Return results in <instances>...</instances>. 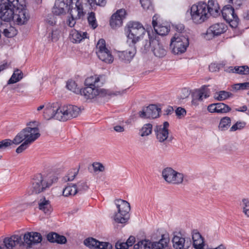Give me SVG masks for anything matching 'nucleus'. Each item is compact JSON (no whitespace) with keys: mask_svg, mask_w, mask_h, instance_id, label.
<instances>
[{"mask_svg":"<svg viewBox=\"0 0 249 249\" xmlns=\"http://www.w3.org/2000/svg\"><path fill=\"white\" fill-rule=\"evenodd\" d=\"M38 125L39 123L37 122H29L27 124L28 126L19 132L13 140H3L8 144L7 148L13 144L18 145L24 141L30 144L33 142L40 136Z\"/></svg>","mask_w":249,"mask_h":249,"instance_id":"obj_1","label":"nucleus"},{"mask_svg":"<svg viewBox=\"0 0 249 249\" xmlns=\"http://www.w3.org/2000/svg\"><path fill=\"white\" fill-rule=\"evenodd\" d=\"M115 204L116 210L112 216L113 219L117 223H126L129 219L130 204L122 199L115 200Z\"/></svg>","mask_w":249,"mask_h":249,"instance_id":"obj_2","label":"nucleus"},{"mask_svg":"<svg viewBox=\"0 0 249 249\" xmlns=\"http://www.w3.org/2000/svg\"><path fill=\"white\" fill-rule=\"evenodd\" d=\"M124 92V91L113 92L99 88L86 86L84 89H80L79 93L83 96L86 99H93L97 96L103 97L117 96L122 94Z\"/></svg>","mask_w":249,"mask_h":249,"instance_id":"obj_3","label":"nucleus"},{"mask_svg":"<svg viewBox=\"0 0 249 249\" xmlns=\"http://www.w3.org/2000/svg\"><path fill=\"white\" fill-rule=\"evenodd\" d=\"M125 32L128 39L135 44L141 39L146 31L143 25L139 22L129 21L125 27Z\"/></svg>","mask_w":249,"mask_h":249,"instance_id":"obj_4","label":"nucleus"},{"mask_svg":"<svg viewBox=\"0 0 249 249\" xmlns=\"http://www.w3.org/2000/svg\"><path fill=\"white\" fill-rule=\"evenodd\" d=\"M207 4L199 2L193 4L190 8V14L193 21L196 24H201L205 21L209 17L207 10Z\"/></svg>","mask_w":249,"mask_h":249,"instance_id":"obj_5","label":"nucleus"},{"mask_svg":"<svg viewBox=\"0 0 249 249\" xmlns=\"http://www.w3.org/2000/svg\"><path fill=\"white\" fill-rule=\"evenodd\" d=\"M53 183L51 180H49L46 177L40 174L35 175L31 182L30 190L32 194H39L47 188L50 187Z\"/></svg>","mask_w":249,"mask_h":249,"instance_id":"obj_6","label":"nucleus"},{"mask_svg":"<svg viewBox=\"0 0 249 249\" xmlns=\"http://www.w3.org/2000/svg\"><path fill=\"white\" fill-rule=\"evenodd\" d=\"M189 44V37L187 35L175 34L171 40L170 48L175 54L184 53Z\"/></svg>","mask_w":249,"mask_h":249,"instance_id":"obj_7","label":"nucleus"},{"mask_svg":"<svg viewBox=\"0 0 249 249\" xmlns=\"http://www.w3.org/2000/svg\"><path fill=\"white\" fill-rule=\"evenodd\" d=\"M12 0H0V19L2 22H10L13 18L16 3Z\"/></svg>","mask_w":249,"mask_h":249,"instance_id":"obj_8","label":"nucleus"},{"mask_svg":"<svg viewBox=\"0 0 249 249\" xmlns=\"http://www.w3.org/2000/svg\"><path fill=\"white\" fill-rule=\"evenodd\" d=\"M96 49V53L101 60L109 64L113 62V57L110 51L106 47V41L104 39L99 40Z\"/></svg>","mask_w":249,"mask_h":249,"instance_id":"obj_9","label":"nucleus"},{"mask_svg":"<svg viewBox=\"0 0 249 249\" xmlns=\"http://www.w3.org/2000/svg\"><path fill=\"white\" fill-rule=\"evenodd\" d=\"M221 13L223 18L229 23L231 27L235 28L238 26L239 19L231 5H225L223 8Z\"/></svg>","mask_w":249,"mask_h":249,"instance_id":"obj_10","label":"nucleus"},{"mask_svg":"<svg viewBox=\"0 0 249 249\" xmlns=\"http://www.w3.org/2000/svg\"><path fill=\"white\" fill-rule=\"evenodd\" d=\"M24 245L22 238L19 235H13L4 239L2 249H18Z\"/></svg>","mask_w":249,"mask_h":249,"instance_id":"obj_11","label":"nucleus"},{"mask_svg":"<svg viewBox=\"0 0 249 249\" xmlns=\"http://www.w3.org/2000/svg\"><path fill=\"white\" fill-rule=\"evenodd\" d=\"M209 96L205 86H202L200 89L195 90L191 94L192 107H196L202 103L204 99H206Z\"/></svg>","mask_w":249,"mask_h":249,"instance_id":"obj_12","label":"nucleus"},{"mask_svg":"<svg viewBox=\"0 0 249 249\" xmlns=\"http://www.w3.org/2000/svg\"><path fill=\"white\" fill-rule=\"evenodd\" d=\"M169 124L167 122H164L162 124L156 126L155 128V132L156 139L160 142L166 141L169 135Z\"/></svg>","mask_w":249,"mask_h":249,"instance_id":"obj_13","label":"nucleus"},{"mask_svg":"<svg viewBox=\"0 0 249 249\" xmlns=\"http://www.w3.org/2000/svg\"><path fill=\"white\" fill-rule=\"evenodd\" d=\"M24 244L28 247L31 248L33 245L40 243L42 240L41 234L37 232H27L23 235Z\"/></svg>","mask_w":249,"mask_h":249,"instance_id":"obj_14","label":"nucleus"},{"mask_svg":"<svg viewBox=\"0 0 249 249\" xmlns=\"http://www.w3.org/2000/svg\"><path fill=\"white\" fill-rule=\"evenodd\" d=\"M172 243L175 249H188L191 245L190 240L185 239L180 233L174 235Z\"/></svg>","mask_w":249,"mask_h":249,"instance_id":"obj_15","label":"nucleus"},{"mask_svg":"<svg viewBox=\"0 0 249 249\" xmlns=\"http://www.w3.org/2000/svg\"><path fill=\"white\" fill-rule=\"evenodd\" d=\"M125 15L126 11L124 9H121L117 10L111 17L110 25L111 27L116 29L121 26Z\"/></svg>","mask_w":249,"mask_h":249,"instance_id":"obj_16","label":"nucleus"},{"mask_svg":"<svg viewBox=\"0 0 249 249\" xmlns=\"http://www.w3.org/2000/svg\"><path fill=\"white\" fill-rule=\"evenodd\" d=\"M29 18V15L26 10L20 9L14 12L12 20L17 24L21 25L27 23Z\"/></svg>","mask_w":249,"mask_h":249,"instance_id":"obj_17","label":"nucleus"},{"mask_svg":"<svg viewBox=\"0 0 249 249\" xmlns=\"http://www.w3.org/2000/svg\"><path fill=\"white\" fill-rule=\"evenodd\" d=\"M192 245L195 249H206L207 246H206L203 237L197 231H192Z\"/></svg>","mask_w":249,"mask_h":249,"instance_id":"obj_18","label":"nucleus"},{"mask_svg":"<svg viewBox=\"0 0 249 249\" xmlns=\"http://www.w3.org/2000/svg\"><path fill=\"white\" fill-rule=\"evenodd\" d=\"M136 53V50L134 48H131L124 51H118L117 53V56L119 60L125 63H129Z\"/></svg>","mask_w":249,"mask_h":249,"instance_id":"obj_19","label":"nucleus"},{"mask_svg":"<svg viewBox=\"0 0 249 249\" xmlns=\"http://www.w3.org/2000/svg\"><path fill=\"white\" fill-rule=\"evenodd\" d=\"M68 0H56L52 12L55 15H60L65 13L66 10H69L70 5L68 4Z\"/></svg>","mask_w":249,"mask_h":249,"instance_id":"obj_20","label":"nucleus"},{"mask_svg":"<svg viewBox=\"0 0 249 249\" xmlns=\"http://www.w3.org/2000/svg\"><path fill=\"white\" fill-rule=\"evenodd\" d=\"M100 81L101 82V85L103 84L105 81V75H96L88 77L85 80V84L86 86L98 88V87L100 86V84H99Z\"/></svg>","mask_w":249,"mask_h":249,"instance_id":"obj_21","label":"nucleus"},{"mask_svg":"<svg viewBox=\"0 0 249 249\" xmlns=\"http://www.w3.org/2000/svg\"><path fill=\"white\" fill-rule=\"evenodd\" d=\"M0 32H2L7 37H12L17 34V30L9 22L2 21L0 22Z\"/></svg>","mask_w":249,"mask_h":249,"instance_id":"obj_22","label":"nucleus"},{"mask_svg":"<svg viewBox=\"0 0 249 249\" xmlns=\"http://www.w3.org/2000/svg\"><path fill=\"white\" fill-rule=\"evenodd\" d=\"M227 26L223 23H217L211 26L207 31V35L212 34L213 36H218L227 30Z\"/></svg>","mask_w":249,"mask_h":249,"instance_id":"obj_23","label":"nucleus"},{"mask_svg":"<svg viewBox=\"0 0 249 249\" xmlns=\"http://www.w3.org/2000/svg\"><path fill=\"white\" fill-rule=\"evenodd\" d=\"M152 51L154 55L158 57H162L166 54V51L163 45L156 39H153Z\"/></svg>","mask_w":249,"mask_h":249,"instance_id":"obj_24","label":"nucleus"},{"mask_svg":"<svg viewBox=\"0 0 249 249\" xmlns=\"http://www.w3.org/2000/svg\"><path fill=\"white\" fill-rule=\"evenodd\" d=\"M47 109H73L74 106L67 104H62L61 102H55L53 103H48L46 106L42 105L37 107V109H43L44 107Z\"/></svg>","mask_w":249,"mask_h":249,"instance_id":"obj_25","label":"nucleus"},{"mask_svg":"<svg viewBox=\"0 0 249 249\" xmlns=\"http://www.w3.org/2000/svg\"><path fill=\"white\" fill-rule=\"evenodd\" d=\"M71 6V8H70L69 10H70V14L72 18L78 19L84 17V13L83 6L79 2H76L74 4V7L73 6V4H72Z\"/></svg>","mask_w":249,"mask_h":249,"instance_id":"obj_26","label":"nucleus"},{"mask_svg":"<svg viewBox=\"0 0 249 249\" xmlns=\"http://www.w3.org/2000/svg\"><path fill=\"white\" fill-rule=\"evenodd\" d=\"M207 10L210 15L216 17L220 14V7L216 0H209Z\"/></svg>","mask_w":249,"mask_h":249,"instance_id":"obj_27","label":"nucleus"},{"mask_svg":"<svg viewBox=\"0 0 249 249\" xmlns=\"http://www.w3.org/2000/svg\"><path fill=\"white\" fill-rule=\"evenodd\" d=\"M140 118L142 119H153L159 117V110H140L138 112Z\"/></svg>","mask_w":249,"mask_h":249,"instance_id":"obj_28","label":"nucleus"},{"mask_svg":"<svg viewBox=\"0 0 249 249\" xmlns=\"http://www.w3.org/2000/svg\"><path fill=\"white\" fill-rule=\"evenodd\" d=\"M47 239L50 242L60 244H65L67 242V239L64 236L53 232L49 233L47 235Z\"/></svg>","mask_w":249,"mask_h":249,"instance_id":"obj_29","label":"nucleus"},{"mask_svg":"<svg viewBox=\"0 0 249 249\" xmlns=\"http://www.w3.org/2000/svg\"><path fill=\"white\" fill-rule=\"evenodd\" d=\"M81 110H62L61 111V121H66L75 118L81 114Z\"/></svg>","mask_w":249,"mask_h":249,"instance_id":"obj_30","label":"nucleus"},{"mask_svg":"<svg viewBox=\"0 0 249 249\" xmlns=\"http://www.w3.org/2000/svg\"><path fill=\"white\" fill-rule=\"evenodd\" d=\"M62 110H44L43 115L44 118L46 120L55 119L61 121V113Z\"/></svg>","mask_w":249,"mask_h":249,"instance_id":"obj_31","label":"nucleus"},{"mask_svg":"<svg viewBox=\"0 0 249 249\" xmlns=\"http://www.w3.org/2000/svg\"><path fill=\"white\" fill-rule=\"evenodd\" d=\"M38 208L45 213H50L52 211L50 201L44 196L41 197L37 201Z\"/></svg>","mask_w":249,"mask_h":249,"instance_id":"obj_32","label":"nucleus"},{"mask_svg":"<svg viewBox=\"0 0 249 249\" xmlns=\"http://www.w3.org/2000/svg\"><path fill=\"white\" fill-rule=\"evenodd\" d=\"M87 32H79L75 30H71L70 34V39L73 43H79L83 39L87 38Z\"/></svg>","mask_w":249,"mask_h":249,"instance_id":"obj_33","label":"nucleus"},{"mask_svg":"<svg viewBox=\"0 0 249 249\" xmlns=\"http://www.w3.org/2000/svg\"><path fill=\"white\" fill-rule=\"evenodd\" d=\"M156 16L153 18L152 24L155 32L160 36H165L168 34L170 29L167 26H163L162 25H157L156 21Z\"/></svg>","mask_w":249,"mask_h":249,"instance_id":"obj_34","label":"nucleus"},{"mask_svg":"<svg viewBox=\"0 0 249 249\" xmlns=\"http://www.w3.org/2000/svg\"><path fill=\"white\" fill-rule=\"evenodd\" d=\"M184 177L183 174L174 170V173L173 174L169 184L176 185L182 184L183 182Z\"/></svg>","mask_w":249,"mask_h":249,"instance_id":"obj_35","label":"nucleus"},{"mask_svg":"<svg viewBox=\"0 0 249 249\" xmlns=\"http://www.w3.org/2000/svg\"><path fill=\"white\" fill-rule=\"evenodd\" d=\"M133 249H153L152 242L149 240H142L134 245Z\"/></svg>","mask_w":249,"mask_h":249,"instance_id":"obj_36","label":"nucleus"},{"mask_svg":"<svg viewBox=\"0 0 249 249\" xmlns=\"http://www.w3.org/2000/svg\"><path fill=\"white\" fill-rule=\"evenodd\" d=\"M169 240L168 238L164 237L163 236L158 242L152 243L153 249H164L167 247Z\"/></svg>","mask_w":249,"mask_h":249,"instance_id":"obj_37","label":"nucleus"},{"mask_svg":"<svg viewBox=\"0 0 249 249\" xmlns=\"http://www.w3.org/2000/svg\"><path fill=\"white\" fill-rule=\"evenodd\" d=\"M77 188L76 185L69 184L67 186L63 191V195L64 196H74L77 193Z\"/></svg>","mask_w":249,"mask_h":249,"instance_id":"obj_38","label":"nucleus"},{"mask_svg":"<svg viewBox=\"0 0 249 249\" xmlns=\"http://www.w3.org/2000/svg\"><path fill=\"white\" fill-rule=\"evenodd\" d=\"M23 77V73L19 70L15 71L8 81V84H14L20 81Z\"/></svg>","mask_w":249,"mask_h":249,"instance_id":"obj_39","label":"nucleus"},{"mask_svg":"<svg viewBox=\"0 0 249 249\" xmlns=\"http://www.w3.org/2000/svg\"><path fill=\"white\" fill-rule=\"evenodd\" d=\"M152 131V125L151 124H144L140 129L139 135L141 137L148 136L150 135Z\"/></svg>","mask_w":249,"mask_h":249,"instance_id":"obj_40","label":"nucleus"},{"mask_svg":"<svg viewBox=\"0 0 249 249\" xmlns=\"http://www.w3.org/2000/svg\"><path fill=\"white\" fill-rule=\"evenodd\" d=\"M173 173H174V170L170 167H166L162 170V176L168 183H170Z\"/></svg>","mask_w":249,"mask_h":249,"instance_id":"obj_41","label":"nucleus"},{"mask_svg":"<svg viewBox=\"0 0 249 249\" xmlns=\"http://www.w3.org/2000/svg\"><path fill=\"white\" fill-rule=\"evenodd\" d=\"M99 242V241L91 237L85 239L84 243L86 246L90 249H97Z\"/></svg>","mask_w":249,"mask_h":249,"instance_id":"obj_42","label":"nucleus"},{"mask_svg":"<svg viewBox=\"0 0 249 249\" xmlns=\"http://www.w3.org/2000/svg\"><path fill=\"white\" fill-rule=\"evenodd\" d=\"M231 124V119L229 117H225L221 119L219 128L221 131L227 130Z\"/></svg>","mask_w":249,"mask_h":249,"instance_id":"obj_43","label":"nucleus"},{"mask_svg":"<svg viewBox=\"0 0 249 249\" xmlns=\"http://www.w3.org/2000/svg\"><path fill=\"white\" fill-rule=\"evenodd\" d=\"M242 208L243 212L247 216L249 217V199L243 198L240 203Z\"/></svg>","mask_w":249,"mask_h":249,"instance_id":"obj_44","label":"nucleus"},{"mask_svg":"<svg viewBox=\"0 0 249 249\" xmlns=\"http://www.w3.org/2000/svg\"><path fill=\"white\" fill-rule=\"evenodd\" d=\"M88 21L89 25L92 29H94L97 27L98 24L95 18V14L93 12H91L89 14Z\"/></svg>","mask_w":249,"mask_h":249,"instance_id":"obj_45","label":"nucleus"},{"mask_svg":"<svg viewBox=\"0 0 249 249\" xmlns=\"http://www.w3.org/2000/svg\"><path fill=\"white\" fill-rule=\"evenodd\" d=\"M77 86L76 83L73 80H69L67 83V88L73 92L78 94L79 93L80 89H79Z\"/></svg>","mask_w":249,"mask_h":249,"instance_id":"obj_46","label":"nucleus"},{"mask_svg":"<svg viewBox=\"0 0 249 249\" xmlns=\"http://www.w3.org/2000/svg\"><path fill=\"white\" fill-rule=\"evenodd\" d=\"M207 109H231L227 105L222 103H213L209 105Z\"/></svg>","mask_w":249,"mask_h":249,"instance_id":"obj_47","label":"nucleus"},{"mask_svg":"<svg viewBox=\"0 0 249 249\" xmlns=\"http://www.w3.org/2000/svg\"><path fill=\"white\" fill-rule=\"evenodd\" d=\"M229 96V92L225 91H220L218 93H215L214 97L217 100L221 101L226 99Z\"/></svg>","mask_w":249,"mask_h":249,"instance_id":"obj_48","label":"nucleus"},{"mask_svg":"<svg viewBox=\"0 0 249 249\" xmlns=\"http://www.w3.org/2000/svg\"><path fill=\"white\" fill-rule=\"evenodd\" d=\"M77 172L75 170H72L70 171L67 175L64 178L65 181H72L74 179L75 176L77 175Z\"/></svg>","mask_w":249,"mask_h":249,"instance_id":"obj_49","label":"nucleus"},{"mask_svg":"<svg viewBox=\"0 0 249 249\" xmlns=\"http://www.w3.org/2000/svg\"><path fill=\"white\" fill-rule=\"evenodd\" d=\"M246 125V123L244 122H237L236 124H233L231 128V131H235L237 130H240L243 128Z\"/></svg>","mask_w":249,"mask_h":249,"instance_id":"obj_50","label":"nucleus"},{"mask_svg":"<svg viewBox=\"0 0 249 249\" xmlns=\"http://www.w3.org/2000/svg\"><path fill=\"white\" fill-rule=\"evenodd\" d=\"M140 2L143 9L146 10L153 9L151 0H140Z\"/></svg>","mask_w":249,"mask_h":249,"instance_id":"obj_51","label":"nucleus"},{"mask_svg":"<svg viewBox=\"0 0 249 249\" xmlns=\"http://www.w3.org/2000/svg\"><path fill=\"white\" fill-rule=\"evenodd\" d=\"M174 27L178 32L176 34H181V35H187V33L184 32V26L182 24H178L174 25Z\"/></svg>","mask_w":249,"mask_h":249,"instance_id":"obj_52","label":"nucleus"},{"mask_svg":"<svg viewBox=\"0 0 249 249\" xmlns=\"http://www.w3.org/2000/svg\"><path fill=\"white\" fill-rule=\"evenodd\" d=\"M92 166L95 172H103L105 170L104 165L100 162H94Z\"/></svg>","mask_w":249,"mask_h":249,"instance_id":"obj_53","label":"nucleus"},{"mask_svg":"<svg viewBox=\"0 0 249 249\" xmlns=\"http://www.w3.org/2000/svg\"><path fill=\"white\" fill-rule=\"evenodd\" d=\"M112 245L108 242H99L97 249H111Z\"/></svg>","mask_w":249,"mask_h":249,"instance_id":"obj_54","label":"nucleus"},{"mask_svg":"<svg viewBox=\"0 0 249 249\" xmlns=\"http://www.w3.org/2000/svg\"><path fill=\"white\" fill-rule=\"evenodd\" d=\"M16 149V152L18 154L22 153L27 148L30 143L24 141Z\"/></svg>","mask_w":249,"mask_h":249,"instance_id":"obj_55","label":"nucleus"},{"mask_svg":"<svg viewBox=\"0 0 249 249\" xmlns=\"http://www.w3.org/2000/svg\"><path fill=\"white\" fill-rule=\"evenodd\" d=\"M238 73L242 75L249 74V67L247 65L239 66V72Z\"/></svg>","mask_w":249,"mask_h":249,"instance_id":"obj_56","label":"nucleus"},{"mask_svg":"<svg viewBox=\"0 0 249 249\" xmlns=\"http://www.w3.org/2000/svg\"><path fill=\"white\" fill-rule=\"evenodd\" d=\"M163 107L162 105L160 104H150L143 107V109H161Z\"/></svg>","mask_w":249,"mask_h":249,"instance_id":"obj_57","label":"nucleus"},{"mask_svg":"<svg viewBox=\"0 0 249 249\" xmlns=\"http://www.w3.org/2000/svg\"><path fill=\"white\" fill-rule=\"evenodd\" d=\"M176 116L178 119H182L186 115V110H175Z\"/></svg>","mask_w":249,"mask_h":249,"instance_id":"obj_58","label":"nucleus"},{"mask_svg":"<svg viewBox=\"0 0 249 249\" xmlns=\"http://www.w3.org/2000/svg\"><path fill=\"white\" fill-rule=\"evenodd\" d=\"M76 186L77 192L86 191L88 188V186L85 182H79Z\"/></svg>","mask_w":249,"mask_h":249,"instance_id":"obj_59","label":"nucleus"},{"mask_svg":"<svg viewBox=\"0 0 249 249\" xmlns=\"http://www.w3.org/2000/svg\"><path fill=\"white\" fill-rule=\"evenodd\" d=\"M244 0H228V2L230 4H232L236 8H237L242 4Z\"/></svg>","mask_w":249,"mask_h":249,"instance_id":"obj_60","label":"nucleus"},{"mask_svg":"<svg viewBox=\"0 0 249 249\" xmlns=\"http://www.w3.org/2000/svg\"><path fill=\"white\" fill-rule=\"evenodd\" d=\"M149 40H146L145 44L143 45L144 51L146 52L150 48V46L152 47V42L151 37H149Z\"/></svg>","mask_w":249,"mask_h":249,"instance_id":"obj_61","label":"nucleus"},{"mask_svg":"<svg viewBox=\"0 0 249 249\" xmlns=\"http://www.w3.org/2000/svg\"><path fill=\"white\" fill-rule=\"evenodd\" d=\"M116 249H128V246L126 245L125 242H117L115 245Z\"/></svg>","mask_w":249,"mask_h":249,"instance_id":"obj_62","label":"nucleus"},{"mask_svg":"<svg viewBox=\"0 0 249 249\" xmlns=\"http://www.w3.org/2000/svg\"><path fill=\"white\" fill-rule=\"evenodd\" d=\"M135 242V237L133 236H130L125 242L126 245L128 246V248L132 246Z\"/></svg>","mask_w":249,"mask_h":249,"instance_id":"obj_63","label":"nucleus"},{"mask_svg":"<svg viewBox=\"0 0 249 249\" xmlns=\"http://www.w3.org/2000/svg\"><path fill=\"white\" fill-rule=\"evenodd\" d=\"M77 19H75L74 18H72L71 17L67 21L68 25L71 27H73L76 23V20Z\"/></svg>","mask_w":249,"mask_h":249,"instance_id":"obj_64","label":"nucleus"}]
</instances>
